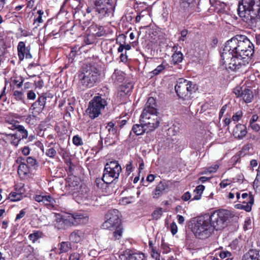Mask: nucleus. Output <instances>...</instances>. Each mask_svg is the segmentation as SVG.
Masks as SVG:
<instances>
[{
  "label": "nucleus",
  "mask_w": 260,
  "mask_h": 260,
  "mask_svg": "<svg viewBox=\"0 0 260 260\" xmlns=\"http://www.w3.org/2000/svg\"><path fill=\"white\" fill-rule=\"evenodd\" d=\"M227 107H228L227 105H224V106H223L222 107V108L219 112V118H220L221 117H222L223 116L224 113L226 110Z\"/></svg>",
  "instance_id": "338daca9"
},
{
  "label": "nucleus",
  "mask_w": 260,
  "mask_h": 260,
  "mask_svg": "<svg viewBox=\"0 0 260 260\" xmlns=\"http://www.w3.org/2000/svg\"><path fill=\"white\" fill-rule=\"evenodd\" d=\"M17 131L21 134L20 138L22 139H26L28 136V132L26 129H25L24 127L22 125H20L18 127Z\"/></svg>",
  "instance_id": "58836bf2"
},
{
  "label": "nucleus",
  "mask_w": 260,
  "mask_h": 260,
  "mask_svg": "<svg viewBox=\"0 0 260 260\" xmlns=\"http://www.w3.org/2000/svg\"><path fill=\"white\" fill-rule=\"evenodd\" d=\"M83 238V233L79 230L73 232L69 236L70 240L74 243L80 242Z\"/></svg>",
  "instance_id": "a878e982"
},
{
  "label": "nucleus",
  "mask_w": 260,
  "mask_h": 260,
  "mask_svg": "<svg viewBox=\"0 0 260 260\" xmlns=\"http://www.w3.org/2000/svg\"><path fill=\"white\" fill-rule=\"evenodd\" d=\"M234 214L228 210H218L208 215L213 230H221L226 226Z\"/></svg>",
  "instance_id": "0eeeda50"
},
{
  "label": "nucleus",
  "mask_w": 260,
  "mask_h": 260,
  "mask_svg": "<svg viewBox=\"0 0 260 260\" xmlns=\"http://www.w3.org/2000/svg\"><path fill=\"white\" fill-rule=\"evenodd\" d=\"M254 52V47L253 44L251 43L250 40L247 38L243 44V46L240 51L237 52L236 55H239L242 58L245 56L248 57L252 56Z\"/></svg>",
  "instance_id": "4468645a"
},
{
  "label": "nucleus",
  "mask_w": 260,
  "mask_h": 260,
  "mask_svg": "<svg viewBox=\"0 0 260 260\" xmlns=\"http://www.w3.org/2000/svg\"><path fill=\"white\" fill-rule=\"evenodd\" d=\"M96 28L98 29V31L96 32L95 34L98 37H101L104 36L106 34V31L104 29V28L102 26H96Z\"/></svg>",
  "instance_id": "a18cd8bd"
},
{
  "label": "nucleus",
  "mask_w": 260,
  "mask_h": 260,
  "mask_svg": "<svg viewBox=\"0 0 260 260\" xmlns=\"http://www.w3.org/2000/svg\"><path fill=\"white\" fill-rule=\"evenodd\" d=\"M22 195L21 193L12 192L10 194V198L12 201H18L21 200Z\"/></svg>",
  "instance_id": "ea45409f"
},
{
  "label": "nucleus",
  "mask_w": 260,
  "mask_h": 260,
  "mask_svg": "<svg viewBox=\"0 0 260 260\" xmlns=\"http://www.w3.org/2000/svg\"><path fill=\"white\" fill-rule=\"evenodd\" d=\"M25 214V211L23 210H21L19 213L17 215L16 220H18L22 218L24 216Z\"/></svg>",
  "instance_id": "774afa93"
},
{
  "label": "nucleus",
  "mask_w": 260,
  "mask_h": 260,
  "mask_svg": "<svg viewBox=\"0 0 260 260\" xmlns=\"http://www.w3.org/2000/svg\"><path fill=\"white\" fill-rule=\"evenodd\" d=\"M73 143L76 146H79L83 144L82 139L78 136L76 135L73 138Z\"/></svg>",
  "instance_id": "79ce46f5"
},
{
  "label": "nucleus",
  "mask_w": 260,
  "mask_h": 260,
  "mask_svg": "<svg viewBox=\"0 0 260 260\" xmlns=\"http://www.w3.org/2000/svg\"><path fill=\"white\" fill-rule=\"evenodd\" d=\"M239 202L246 204V205L238 204V208L245 210L247 212H249L251 210V206L254 203V198L252 195H248L247 193H244L241 196V201L240 200Z\"/></svg>",
  "instance_id": "a211bd4d"
},
{
  "label": "nucleus",
  "mask_w": 260,
  "mask_h": 260,
  "mask_svg": "<svg viewBox=\"0 0 260 260\" xmlns=\"http://www.w3.org/2000/svg\"><path fill=\"white\" fill-rule=\"evenodd\" d=\"M170 230L172 234L174 235L177 233V226L175 222H172L170 225Z\"/></svg>",
  "instance_id": "5fc2aeb1"
},
{
  "label": "nucleus",
  "mask_w": 260,
  "mask_h": 260,
  "mask_svg": "<svg viewBox=\"0 0 260 260\" xmlns=\"http://www.w3.org/2000/svg\"><path fill=\"white\" fill-rule=\"evenodd\" d=\"M28 167L24 162H21L18 168V173L20 176H24L28 173Z\"/></svg>",
  "instance_id": "473e14b6"
},
{
  "label": "nucleus",
  "mask_w": 260,
  "mask_h": 260,
  "mask_svg": "<svg viewBox=\"0 0 260 260\" xmlns=\"http://www.w3.org/2000/svg\"><path fill=\"white\" fill-rule=\"evenodd\" d=\"M30 48L29 46L26 47L23 42H20L17 46L18 55L20 60L25 58L30 59L32 55L30 53Z\"/></svg>",
  "instance_id": "6ab92c4d"
},
{
  "label": "nucleus",
  "mask_w": 260,
  "mask_h": 260,
  "mask_svg": "<svg viewBox=\"0 0 260 260\" xmlns=\"http://www.w3.org/2000/svg\"><path fill=\"white\" fill-rule=\"evenodd\" d=\"M52 98V95L50 96L47 93L42 94L39 97L38 100L32 104L31 108L32 110H35L37 113L42 112L45 107L47 98Z\"/></svg>",
  "instance_id": "f3484780"
},
{
  "label": "nucleus",
  "mask_w": 260,
  "mask_h": 260,
  "mask_svg": "<svg viewBox=\"0 0 260 260\" xmlns=\"http://www.w3.org/2000/svg\"><path fill=\"white\" fill-rule=\"evenodd\" d=\"M133 170L132 161H129L126 165V172L129 175Z\"/></svg>",
  "instance_id": "052dcab7"
},
{
  "label": "nucleus",
  "mask_w": 260,
  "mask_h": 260,
  "mask_svg": "<svg viewBox=\"0 0 260 260\" xmlns=\"http://www.w3.org/2000/svg\"><path fill=\"white\" fill-rule=\"evenodd\" d=\"M9 124V126H8V128L14 130V129H18V127L20 126L19 122L15 120H12L11 122H9L8 120L6 121Z\"/></svg>",
  "instance_id": "4c0bfd02"
},
{
  "label": "nucleus",
  "mask_w": 260,
  "mask_h": 260,
  "mask_svg": "<svg viewBox=\"0 0 260 260\" xmlns=\"http://www.w3.org/2000/svg\"><path fill=\"white\" fill-rule=\"evenodd\" d=\"M120 260H143L144 255L143 253L134 252L133 250L127 249L119 253Z\"/></svg>",
  "instance_id": "ddd939ff"
},
{
  "label": "nucleus",
  "mask_w": 260,
  "mask_h": 260,
  "mask_svg": "<svg viewBox=\"0 0 260 260\" xmlns=\"http://www.w3.org/2000/svg\"><path fill=\"white\" fill-rule=\"evenodd\" d=\"M117 139V136L107 135L105 139V144L107 146L112 145L116 143Z\"/></svg>",
  "instance_id": "e433bc0d"
},
{
  "label": "nucleus",
  "mask_w": 260,
  "mask_h": 260,
  "mask_svg": "<svg viewBox=\"0 0 260 260\" xmlns=\"http://www.w3.org/2000/svg\"><path fill=\"white\" fill-rule=\"evenodd\" d=\"M242 260H260V250H250L244 255Z\"/></svg>",
  "instance_id": "b1692460"
},
{
  "label": "nucleus",
  "mask_w": 260,
  "mask_h": 260,
  "mask_svg": "<svg viewBox=\"0 0 260 260\" xmlns=\"http://www.w3.org/2000/svg\"><path fill=\"white\" fill-rule=\"evenodd\" d=\"M172 62L174 64H177L182 61L183 59V55L180 51L176 52L172 55Z\"/></svg>",
  "instance_id": "c9c22d12"
},
{
  "label": "nucleus",
  "mask_w": 260,
  "mask_h": 260,
  "mask_svg": "<svg viewBox=\"0 0 260 260\" xmlns=\"http://www.w3.org/2000/svg\"><path fill=\"white\" fill-rule=\"evenodd\" d=\"M243 99L246 103H250L253 99L254 95L251 90L245 88L243 90V94L242 95Z\"/></svg>",
  "instance_id": "cd10ccee"
},
{
  "label": "nucleus",
  "mask_w": 260,
  "mask_h": 260,
  "mask_svg": "<svg viewBox=\"0 0 260 260\" xmlns=\"http://www.w3.org/2000/svg\"><path fill=\"white\" fill-rule=\"evenodd\" d=\"M191 231L196 237L201 239L208 238L214 232L208 215L200 216L194 220Z\"/></svg>",
  "instance_id": "423d86ee"
},
{
  "label": "nucleus",
  "mask_w": 260,
  "mask_h": 260,
  "mask_svg": "<svg viewBox=\"0 0 260 260\" xmlns=\"http://www.w3.org/2000/svg\"><path fill=\"white\" fill-rule=\"evenodd\" d=\"M43 234L40 231H34L32 234L28 236V238L33 243H35L38 239L42 237Z\"/></svg>",
  "instance_id": "f704fd0d"
},
{
  "label": "nucleus",
  "mask_w": 260,
  "mask_h": 260,
  "mask_svg": "<svg viewBox=\"0 0 260 260\" xmlns=\"http://www.w3.org/2000/svg\"><path fill=\"white\" fill-rule=\"evenodd\" d=\"M78 78L79 84L83 88H91L100 81V73L94 66L85 65L79 74Z\"/></svg>",
  "instance_id": "f03ea898"
},
{
  "label": "nucleus",
  "mask_w": 260,
  "mask_h": 260,
  "mask_svg": "<svg viewBox=\"0 0 260 260\" xmlns=\"http://www.w3.org/2000/svg\"><path fill=\"white\" fill-rule=\"evenodd\" d=\"M247 37L244 35H236L228 41L223 48V51L237 53L243 46Z\"/></svg>",
  "instance_id": "f8f14e48"
},
{
  "label": "nucleus",
  "mask_w": 260,
  "mask_h": 260,
  "mask_svg": "<svg viewBox=\"0 0 260 260\" xmlns=\"http://www.w3.org/2000/svg\"><path fill=\"white\" fill-rule=\"evenodd\" d=\"M104 169H107V171L108 170L110 171H115L114 173L115 174L121 171V166L117 161H111L107 162L105 166Z\"/></svg>",
  "instance_id": "393cba45"
},
{
  "label": "nucleus",
  "mask_w": 260,
  "mask_h": 260,
  "mask_svg": "<svg viewBox=\"0 0 260 260\" xmlns=\"http://www.w3.org/2000/svg\"><path fill=\"white\" fill-rule=\"evenodd\" d=\"M108 133L107 134L110 136H118L116 127L115 126L114 123L109 122L105 127Z\"/></svg>",
  "instance_id": "c756f323"
},
{
  "label": "nucleus",
  "mask_w": 260,
  "mask_h": 260,
  "mask_svg": "<svg viewBox=\"0 0 260 260\" xmlns=\"http://www.w3.org/2000/svg\"><path fill=\"white\" fill-rule=\"evenodd\" d=\"M88 221V217L86 214L75 212L57 218L55 225L58 230H64L73 225L85 224Z\"/></svg>",
  "instance_id": "39448f33"
},
{
  "label": "nucleus",
  "mask_w": 260,
  "mask_h": 260,
  "mask_svg": "<svg viewBox=\"0 0 260 260\" xmlns=\"http://www.w3.org/2000/svg\"><path fill=\"white\" fill-rule=\"evenodd\" d=\"M132 131L136 135H141L143 134L144 133H148L150 131H148V128L145 125L142 124H136L133 125Z\"/></svg>",
  "instance_id": "bb28decb"
},
{
  "label": "nucleus",
  "mask_w": 260,
  "mask_h": 260,
  "mask_svg": "<svg viewBox=\"0 0 260 260\" xmlns=\"http://www.w3.org/2000/svg\"><path fill=\"white\" fill-rule=\"evenodd\" d=\"M69 260H82L80 258V255L78 253H73L69 257Z\"/></svg>",
  "instance_id": "4d7b16f0"
},
{
  "label": "nucleus",
  "mask_w": 260,
  "mask_h": 260,
  "mask_svg": "<svg viewBox=\"0 0 260 260\" xmlns=\"http://www.w3.org/2000/svg\"><path fill=\"white\" fill-rule=\"evenodd\" d=\"M234 93L237 96V97L242 96L243 94V90L241 89L240 87H237L234 89Z\"/></svg>",
  "instance_id": "864d4df0"
},
{
  "label": "nucleus",
  "mask_w": 260,
  "mask_h": 260,
  "mask_svg": "<svg viewBox=\"0 0 260 260\" xmlns=\"http://www.w3.org/2000/svg\"><path fill=\"white\" fill-rule=\"evenodd\" d=\"M27 165L30 167H34L36 165L37 161L32 157H28L26 159Z\"/></svg>",
  "instance_id": "8fccbe9b"
},
{
  "label": "nucleus",
  "mask_w": 260,
  "mask_h": 260,
  "mask_svg": "<svg viewBox=\"0 0 260 260\" xmlns=\"http://www.w3.org/2000/svg\"><path fill=\"white\" fill-rule=\"evenodd\" d=\"M112 79L115 83H120L123 81V76L120 71L115 70L112 75Z\"/></svg>",
  "instance_id": "2f4dec72"
},
{
  "label": "nucleus",
  "mask_w": 260,
  "mask_h": 260,
  "mask_svg": "<svg viewBox=\"0 0 260 260\" xmlns=\"http://www.w3.org/2000/svg\"><path fill=\"white\" fill-rule=\"evenodd\" d=\"M107 169H104L103 173L104 179L107 182L111 183L118 178L120 172L115 174L114 173L115 171L108 170L107 172Z\"/></svg>",
  "instance_id": "5701e85b"
},
{
  "label": "nucleus",
  "mask_w": 260,
  "mask_h": 260,
  "mask_svg": "<svg viewBox=\"0 0 260 260\" xmlns=\"http://www.w3.org/2000/svg\"><path fill=\"white\" fill-rule=\"evenodd\" d=\"M168 190V182L165 180L160 181L152 192L153 198L158 199L164 194L167 193Z\"/></svg>",
  "instance_id": "dca6fc26"
},
{
  "label": "nucleus",
  "mask_w": 260,
  "mask_h": 260,
  "mask_svg": "<svg viewBox=\"0 0 260 260\" xmlns=\"http://www.w3.org/2000/svg\"><path fill=\"white\" fill-rule=\"evenodd\" d=\"M79 203L83 205H89L92 203V201L88 198V197L86 196L82 198L81 201Z\"/></svg>",
  "instance_id": "09e8293b"
},
{
  "label": "nucleus",
  "mask_w": 260,
  "mask_h": 260,
  "mask_svg": "<svg viewBox=\"0 0 260 260\" xmlns=\"http://www.w3.org/2000/svg\"><path fill=\"white\" fill-rule=\"evenodd\" d=\"M191 195L189 192L187 191L183 194L181 199L184 201H187L190 199Z\"/></svg>",
  "instance_id": "e2e57ef3"
},
{
  "label": "nucleus",
  "mask_w": 260,
  "mask_h": 260,
  "mask_svg": "<svg viewBox=\"0 0 260 260\" xmlns=\"http://www.w3.org/2000/svg\"><path fill=\"white\" fill-rule=\"evenodd\" d=\"M231 252H230L228 251H221L219 254V256L221 258L229 257L230 256H231Z\"/></svg>",
  "instance_id": "680f3d73"
},
{
  "label": "nucleus",
  "mask_w": 260,
  "mask_h": 260,
  "mask_svg": "<svg viewBox=\"0 0 260 260\" xmlns=\"http://www.w3.org/2000/svg\"><path fill=\"white\" fill-rule=\"evenodd\" d=\"M95 183L96 186L98 188H102L103 185L104 183L106 184H110V183H108L104 179V175H103L102 178H96L95 180Z\"/></svg>",
  "instance_id": "a19ab883"
},
{
  "label": "nucleus",
  "mask_w": 260,
  "mask_h": 260,
  "mask_svg": "<svg viewBox=\"0 0 260 260\" xmlns=\"http://www.w3.org/2000/svg\"><path fill=\"white\" fill-rule=\"evenodd\" d=\"M58 254L68 252L71 249V244L69 242H62L58 245Z\"/></svg>",
  "instance_id": "c85d7f7f"
},
{
  "label": "nucleus",
  "mask_w": 260,
  "mask_h": 260,
  "mask_svg": "<svg viewBox=\"0 0 260 260\" xmlns=\"http://www.w3.org/2000/svg\"><path fill=\"white\" fill-rule=\"evenodd\" d=\"M13 95L17 100H22L23 92L21 91L15 90Z\"/></svg>",
  "instance_id": "3c124183"
},
{
  "label": "nucleus",
  "mask_w": 260,
  "mask_h": 260,
  "mask_svg": "<svg viewBox=\"0 0 260 260\" xmlns=\"http://www.w3.org/2000/svg\"><path fill=\"white\" fill-rule=\"evenodd\" d=\"M232 181L228 179H225L222 180L221 183H220V186L221 188H225L228 185L230 184Z\"/></svg>",
  "instance_id": "bf43d9fd"
},
{
  "label": "nucleus",
  "mask_w": 260,
  "mask_h": 260,
  "mask_svg": "<svg viewBox=\"0 0 260 260\" xmlns=\"http://www.w3.org/2000/svg\"><path fill=\"white\" fill-rule=\"evenodd\" d=\"M4 135H5L6 137V139L10 141L11 143V141H12L14 137H15V134H6L4 133L3 134Z\"/></svg>",
  "instance_id": "69168bd1"
},
{
  "label": "nucleus",
  "mask_w": 260,
  "mask_h": 260,
  "mask_svg": "<svg viewBox=\"0 0 260 260\" xmlns=\"http://www.w3.org/2000/svg\"><path fill=\"white\" fill-rule=\"evenodd\" d=\"M45 154L48 156L53 158L56 154V151L54 148H50L46 150Z\"/></svg>",
  "instance_id": "c03bdc74"
},
{
  "label": "nucleus",
  "mask_w": 260,
  "mask_h": 260,
  "mask_svg": "<svg viewBox=\"0 0 260 260\" xmlns=\"http://www.w3.org/2000/svg\"><path fill=\"white\" fill-rule=\"evenodd\" d=\"M249 126L252 130L256 132H258L260 130V125L258 124L255 123H250Z\"/></svg>",
  "instance_id": "6e6d98bb"
},
{
  "label": "nucleus",
  "mask_w": 260,
  "mask_h": 260,
  "mask_svg": "<svg viewBox=\"0 0 260 260\" xmlns=\"http://www.w3.org/2000/svg\"><path fill=\"white\" fill-rule=\"evenodd\" d=\"M36 95L32 90H29L27 93V98L28 100H34L35 99Z\"/></svg>",
  "instance_id": "13d9d810"
},
{
  "label": "nucleus",
  "mask_w": 260,
  "mask_h": 260,
  "mask_svg": "<svg viewBox=\"0 0 260 260\" xmlns=\"http://www.w3.org/2000/svg\"><path fill=\"white\" fill-rule=\"evenodd\" d=\"M221 62L226 70L237 71L248 63L249 58L245 56L242 58L231 51L223 50L221 53Z\"/></svg>",
  "instance_id": "7ed1b4c3"
},
{
  "label": "nucleus",
  "mask_w": 260,
  "mask_h": 260,
  "mask_svg": "<svg viewBox=\"0 0 260 260\" xmlns=\"http://www.w3.org/2000/svg\"><path fill=\"white\" fill-rule=\"evenodd\" d=\"M158 113L157 109V105L155 100L152 98H148L147 102L145 105V107L142 114Z\"/></svg>",
  "instance_id": "412c9836"
},
{
  "label": "nucleus",
  "mask_w": 260,
  "mask_h": 260,
  "mask_svg": "<svg viewBox=\"0 0 260 260\" xmlns=\"http://www.w3.org/2000/svg\"><path fill=\"white\" fill-rule=\"evenodd\" d=\"M55 203V200L50 196H44L42 204L47 206L53 207Z\"/></svg>",
  "instance_id": "7c9ffc66"
},
{
  "label": "nucleus",
  "mask_w": 260,
  "mask_h": 260,
  "mask_svg": "<svg viewBox=\"0 0 260 260\" xmlns=\"http://www.w3.org/2000/svg\"><path fill=\"white\" fill-rule=\"evenodd\" d=\"M107 105L106 99L102 95L94 96L89 103L86 113L89 116L94 119L98 117Z\"/></svg>",
  "instance_id": "9d476101"
},
{
  "label": "nucleus",
  "mask_w": 260,
  "mask_h": 260,
  "mask_svg": "<svg viewBox=\"0 0 260 260\" xmlns=\"http://www.w3.org/2000/svg\"><path fill=\"white\" fill-rule=\"evenodd\" d=\"M162 208H159V209L155 210L153 211V212L152 214V216L154 219H157L160 217V216L162 215Z\"/></svg>",
  "instance_id": "37998d69"
},
{
  "label": "nucleus",
  "mask_w": 260,
  "mask_h": 260,
  "mask_svg": "<svg viewBox=\"0 0 260 260\" xmlns=\"http://www.w3.org/2000/svg\"><path fill=\"white\" fill-rule=\"evenodd\" d=\"M118 214L119 211L116 209L109 210L106 215L107 220L102 224L104 229L115 230L113 235L115 240L120 239L123 233V228Z\"/></svg>",
  "instance_id": "20e7f679"
},
{
  "label": "nucleus",
  "mask_w": 260,
  "mask_h": 260,
  "mask_svg": "<svg viewBox=\"0 0 260 260\" xmlns=\"http://www.w3.org/2000/svg\"><path fill=\"white\" fill-rule=\"evenodd\" d=\"M205 189V186L203 185H199L197 186L196 189L194 190V192L196 193V195H195L192 199L194 200H199L201 199L202 194Z\"/></svg>",
  "instance_id": "72a5a7b5"
},
{
  "label": "nucleus",
  "mask_w": 260,
  "mask_h": 260,
  "mask_svg": "<svg viewBox=\"0 0 260 260\" xmlns=\"http://www.w3.org/2000/svg\"><path fill=\"white\" fill-rule=\"evenodd\" d=\"M254 52V47L253 44L251 43L250 40L247 38L243 44V46L240 51L237 52L236 55H239L242 58L245 56L248 57L252 56Z\"/></svg>",
  "instance_id": "2eb2a0df"
},
{
  "label": "nucleus",
  "mask_w": 260,
  "mask_h": 260,
  "mask_svg": "<svg viewBox=\"0 0 260 260\" xmlns=\"http://www.w3.org/2000/svg\"><path fill=\"white\" fill-rule=\"evenodd\" d=\"M193 0H181L179 15L181 18H184L190 12L193 7Z\"/></svg>",
  "instance_id": "aec40b11"
},
{
  "label": "nucleus",
  "mask_w": 260,
  "mask_h": 260,
  "mask_svg": "<svg viewBox=\"0 0 260 260\" xmlns=\"http://www.w3.org/2000/svg\"><path fill=\"white\" fill-rule=\"evenodd\" d=\"M178 96L183 100H189L198 89L196 84L184 79H179L175 87Z\"/></svg>",
  "instance_id": "1a4fd4ad"
},
{
  "label": "nucleus",
  "mask_w": 260,
  "mask_h": 260,
  "mask_svg": "<svg viewBox=\"0 0 260 260\" xmlns=\"http://www.w3.org/2000/svg\"><path fill=\"white\" fill-rule=\"evenodd\" d=\"M238 14L248 24H255L260 20V0H240Z\"/></svg>",
  "instance_id": "f257e3e1"
},
{
  "label": "nucleus",
  "mask_w": 260,
  "mask_h": 260,
  "mask_svg": "<svg viewBox=\"0 0 260 260\" xmlns=\"http://www.w3.org/2000/svg\"><path fill=\"white\" fill-rule=\"evenodd\" d=\"M93 8L99 20L108 21L114 16V7L110 0H95Z\"/></svg>",
  "instance_id": "6e6552de"
},
{
  "label": "nucleus",
  "mask_w": 260,
  "mask_h": 260,
  "mask_svg": "<svg viewBox=\"0 0 260 260\" xmlns=\"http://www.w3.org/2000/svg\"><path fill=\"white\" fill-rule=\"evenodd\" d=\"M246 126L245 125L239 124L236 125L233 130V136L236 139H242L247 134Z\"/></svg>",
  "instance_id": "4be33fe9"
},
{
  "label": "nucleus",
  "mask_w": 260,
  "mask_h": 260,
  "mask_svg": "<svg viewBox=\"0 0 260 260\" xmlns=\"http://www.w3.org/2000/svg\"><path fill=\"white\" fill-rule=\"evenodd\" d=\"M242 116V112L239 111L237 112L232 117V119L234 121H238Z\"/></svg>",
  "instance_id": "de8ad7c7"
},
{
  "label": "nucleus",
  "mask_w": 260,
  "mask_h": 260,
  "mask_svg": "<svg viewBox=\"0 0 260 260\" xmlns=\"http://www.w3.org/2000/svg\"><path fill=\"white\" fill-rule=\"evenodd\" d=\"M165 67L162 64H160L157 67V68L154 70L151 73L154 75H158L161 71L164 70Z\"/></svg>",
  "instance_id": "603ef678"
},
{
  "label": "nucleus",
  "mask_w": 260,
  "mask_h": 260,
  "mask_svg": "<svg viewBox=\"0 0 260 260\" xmlns=\"http://www.w3.org/2000/svg\"><path fill=\"white\" fill-rule=\"evenodd\" d=\"M21 138L20 136H18V134L17 133L15 134V137H14L12 141H11V144L15 146H18L19 143V142L21 141Z\"/></svg>",
  "instance_id": "49530a36"
},
{
  "label": "nucleus",
  "mask_w": 260,
  "mask_h": 260,
  "mask_svg": "<svg viewBox=\"0 0 260 260\" xmlns=\"http://www.w3.org/2000/svg\"><path fill=\"white\" fill-rule=\"evenodd\" d=\"M4 135H5L6 137V139L10 141L11 143V141H12L14 137H15V134H6L4 133L3 134Z\"/></svg>",
  "instance_id": "0e129e2a"
},
{
  "label": "nucleus",
  "mask_w": 260,
  "mask_h": 260,
  "mask_svg": "<svg viewBox=\"0 0 260 260\" xmlns=\"http://www.w3.org/2000/svg\"><path fill=\"white\" fill-rule=\"evenodd\" d=\"M161 119L158 113L141 114L140 123L145 125L148 131H153L159 126Z\"/></svg>",
  "instance_id": "9b49d317"
}]
</instances>
